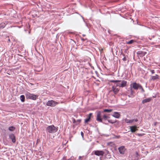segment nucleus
<instances>
[{"label": "nucleus", "mask_w": 160, "mask_h": 160, "mask_svg": "<svg viewBox=\"0 0 160 160\" xmlns=\"http://www.w3.org/2000/svg\"><path fill=\"white\" fill-rule=\"evenodd\" d=\"M134 40H133V39H132V40H131L130 41H128V42H126V43L128 44H132V43H133L134 42Z\"/></svg>", "instance_id": "25"}, {"label": "nucleus", "mask_w": 160, "mask_h": 160, "mask_svg": "<svg viewBox=\"0 0 160 160\" xmlns=\"http://www.w3.org/2000/svg\"><path fill=\"white\" fill-rule=\"evenodd\" d=\"M159 79V76L158 74H156L155 76H151V79L153 81L158 79Z\"/></svg>", "instance_id": "16"}, {"label": "nucleus", "mask_w": 160, "mask_h": 160, "mask_svg": "<svg viewBox=\"0 0 160 160\" xmlns=\"http://www.w3.org/2000/svg\"><path fill=\"white\" fill-rule=\"evenodd\" d=\"M81 135L82 136V138H83L84 134V133L83 132H81Z\"/></svg>", "instance_id": "37"}, {"label": "nucleus", "mask_w": 160, "mask_h": 160, "mask_svg": "<svg viewBox=\"0 0 160 160\" xmlns=\"http://www.w3.org/2000/svg\"><path fill=\"white\" fill-rule=\"evenodd\" d=\"M139 89L141 90V92H145V90L143 89L142 86L141 85L140 86Z\"/></svg>", "instance_id": "30"}, {"label": "nucleus", "mask_w": 160, "mask_h": 160, "mask_svg": "<svg viewBox=\"0 0 160 160\" xmlns=\"http://www.w3.org/2000/svg\"><path fill=\"white\" fill-rule=\"evenodd\" d=\"M58 102L55 101L53 100H51L48 101L46 103V105L48 106L51 107H54L57 104H58Z\"/></svg>", "instance_id": "4"}, {"label": "nucleus", "mask_w": 160, "mask_h": 160, "mask_svg": "<svg viewBox=\"0 0 160 160\" xmlns=\"http://www.w3.org/2000/svg\"><path fill=\"white\" fill-rule=\"evenodd\" d=\"M127 81L125 80H121L120 87H125L127 84Z\"/></svg>", "instance_id": "17"}, {"label": "nucleus", "mask_w": 160, "mask_h": 160, "mask_svg": "<svg viewBox=\"0 0 160 160\" xmlns=\"http://www.w3.org/2000/svg\"><path fill=\"white\" fill-rule=\"evenodd\" d=\"M82 36H83V37H84V36H85V35H84V34H83V35H82Z\"/></svg>", "instance_id": "46"}, {"label": "nucleus", "mask_w": 160, "mask_h": 160, "mask_svg": "<svg viewBox=\"0 0 160 160\" xmlns=\"http://www.w3.org/2000/svg\"><path fill=\"white\" fill-rule=\"evenodd\" d=\"M94 152V154L95 155L98 156H103L104 153V151L102 150H96Z\"/></svg>", "instance_id": "7"}, {"label": "nucleus", "mask_w": 160, "mask_h": 160, "mask_svg": "<svg viewBox=\"0 0 160 160\" xmlns=\"http://www.w3.org/2000/svg\"><path fill=\"white\" fill-rule=\"evenodd\" d=\"M9 138L10 139L12 142L15 143L16 142V138L15 135L12 133H10L8 134Z\"/></svg>", "instance_id": "6"}, {"label": "nucleus", "mask_w": 160, "mask_h": 160, "mask_svg": "<svg viewBox=\"0 0 160 160\" xmlns=\"http://www.w3.org/2000/svg\"><path fill=\"white\" fill-rule=\"evenodd\" d=\"M81 121V119H78L76 120V123L75 124L76 125H77L78 124H79Z\"/></svg>", "instance_id": "29"}, {"label": "nucleus", "mask_w": 160, "mask_h": 160, "mask_svg": "<svg viewBox=\"0 0 160 160\" xmlns=\"http://www.w3.org/2000/svg\"><path fill=\"white\" fill-rule=\"evenodd\" d=\"M30 84L31 85V86H33L34 85V84L33 83H30Z\"/></svg>", "instance_id": "45"}, {"label": "nucleus", "mask_w": 160, "mask_h": 160, "mask_svg": "<svg viewBox=\"0 0 160 160\" xmlns=\"http://www.w3.org/2000/svg\"><path fill=\"white\" fill-rule=\"evenodd\" d=\"M92 114V113H90L88 115V117H89L91 119Z\"/></svg>", "instance_id": "35"}, {"label": "nucleus", "mask_w": 160, "mask_h": 160, "mask_svg": "<svg viewBox=\"0 0 160 160\" xmlns=\"http://www.w3.org/2000/svg\"><path fill=\"white\" fill-rule=\"evenodd\" d=\"M6 26V24L5 23H2L0 24V30L4 28Z\"/></svg>", "instance_id": "19"}, {"label": "nucleus", "mask_w": 160, "mask_h": 160, "mask_svg": "<svg viewBox=\"0 0 160 160\" xmlns=\"http://www.w3.org/2000/svg\"><path fill=\"white\" fill-rule=\"evenodd\" d=\"M107 120L106 119H103V122L106 123L105 122H106Z\"/></svg>", "instance_id": "42"}, {"label": "nucleus", "mask_w": 160, "mask_h": 160, "mask_svg": "<svg viewBox=\"0 0 160 160\" xmlns=\"http://www.w3.org/2000/svg\"><path fill=\"white\" fill-rule=\"evenodd\" d=\"M138 157H136V156L135 159H133V160H138Z\"/></svg>", "instance_id": "38"}, {"label": "nucleus", "mask_w": 160, "mask_h": 160, "mask_svg": "<svg viewBox=\"0 0 160 160\" xmlns=\"http://www.w3.org/2000/svg\"><path fill=\"white\" fill-rule=\"evenodd\" d=\"M86 39H84V38H81V40H82V41H85V40H86Z\"/></svg>", "instance_id": "44"}, {"label": "nucleus", "mask_w": 160, "mask_h": 160, "mask_svg": "<svg viewBox=\"0 0 160 160\" xmlns=\"http://www.w3.org/2000/svg\"><path fill=\"white\" fill-rule=\"evenodd\" d=\"M143 135H144L143 134H142V133H137V135L139 137L142 136H143Z\"/></svg>", "instance_id": "36"}, {"label": "nucleus", "mask_w": 160, "mask_h": 160, "mask_svg": "<svg viewBox=\"0 0 160 160\" xmlns=\"http://www.w3.org/2000/svg\"><path fill=\"white\" fill-rule=\"evenodd\" d=\"M26 97L27 99H30L33 100H36L38 98V95H35L29 92H27L25 94Z\"/></svg>", "instance_id": "3"}, {"label": "nucleus", "mask_w": 160, "mask_h": 160, "mask_svg": "<svg viewBox=\"0 0 160 160\" xmlns=\"http://www.w3.org/2000/svg\"><path fill=\"white\" fill-rule=\"evenodd\" d=\"M110 118V117H108V116H107V120H110L109 119Z\"/></svg>", "instance_id": "43"}, {"label": "nucleus", "mask_w": 160, "mask_h": 160, "mask_svg": "<svg viewBox=\"0 0 160 160\" xmlns=\"http://www.w3.org/2000/svg\"><path fill=\"white\" fill-rule=\"evenodd\" d=\"M136 127V126H130V131L132 133L135 132L136 130L135 129H133V128H135Z\"/></svg>", "instance_id": "22"}, {"label": "nucleus", "mask_w": 160, "mask_h": 160, "mask_svg": "<svg viewBox=\"0 0 160 160\" xmlns=\"http://www.w3.org/2000/svg\"><path fill=\"white\" fill-rule=\"evenodd\" d=\"M141 85L139 83H136V82H134L132 83L130 85V88L136 90H137L139 89L140 86Z\"/></svg>", "instance_id": "5"}, {"label": "nucleus", "mask_w": 160, "mask_h": 160, "mask_svg": "<svg viewBox=\"0 0 160 160\" xmlns=\"http://www.w3.org/2000/svg\"><path fill=\"white\" fill-rule=\"evenodd\" d=\"M96 113V120L98 122H102L105 125H108V123L102 122V116L104 113H103V112H102V111H98Z\"/></svg>", "instance_id": "1"}, {"label": "nucleus", "mask_w": 160, "mask_h": 160, "mask_svg": "<svg viewBox=\"0 0 160 160\" xmlns=\"http://www.w3.org/2000/svg\"><path fill=\"white\" fill-rule=\"evenodd\" d=\"M84 158V156H79V160H86L85 158L84 160L83 159H81V158Z\"/></svg>", "instance_id": "32"}, {"label": "nucleus", "mask_w": 160, "mask_h": 160, "mask_svg": "<svg viewBox=\"0 0 160 160\" xmlns=\"http://www.w3.org/2000/svg\"><path fill=\"white\" fill-rule=\"evenodd\" d=\"M136 53L138 55H140V56L141 57L147 54V52L140 51L137 52Z\"/></svg>", "instance_id": "14"}, {"label": "nucleus", "mask_w": 160, "mask_h": 160, "mask_svg": "<svg viewBox=\"0 0 160 160\" xmlns=\"http://www.w3.org/2000/svg\"><path fill=\"white\" fill-rule=\"evenodd\" d=\"M121 54H122V55L124 56V58L122 59L123 61H126L127 60V58L126 57H125V55L123 53H122V52H121Z\"/></svg>", "instance_id": "27"}, {"label": "nucleus", "mask_w": 160, "mask_h": 160, "mask_svg": "<svg viewBox=\"0 0 160 160\" xmlns=\"http://www.w3.org/2000/svg\"><path fill=\"white\" fill-rule=\"evenodd\" d=\"M35 16H37V15L36 14L35 15Z\"/></svg>", "instance_id": "48"}, {"label": "nucleus", "mask_w": 160, "mask_h": 160, "mask_svg": "<svg viewBox=\"0 0 160 160\" xmlns=\"http://www.w3.org/2000/svg\"><path fill=\"white\" fill-rule=\"evenodd\" d=\"M58 127H55L52 125L48 126L46 128V131L47 133H54L56 132L58 130Z\"/></svg>", "instance_id": "2"}, {"label": "nucleus", "mask_w": 160, "mask_h": 160, "mask_svg": "<svg viewBox=\"0 0 160 160\" xmlns=\"http://www.w3.org/2000/svg\"><path fill=\"white\" fill-rule=\"evenodd\" d=\"M152 100V98L151 97L148 98L146 99H143L142 101V104H145V103L150 102Z\"/></svg>", "instance_id": "12"}, {"label": "nucleus", "mask_w": 160, "mask_h": 160, "mask_svg": "<svg viewBox=\"0 0 160 160\" xmlns=\"http://www.w3.org/2000/svg\"><path fill=\"white\" fill-rule=\"evenodd\" d=\"M125 121L127 123H130L133 122H134V120H133V119L131 120L126 119Z\"/></svg>", "instance_id": "24"}, {"label": "nucleus", "mask_w": 160, "mask_h": 160, "mask_svg": "<svg viewBox=\"0 0 160 160\" xmlns=\"http://www.w3.org/2000/svg\"><path fill=\"white\" fill-rule=\"evenodd\" d=\"M114 126H115V127H117V125H116L115 124H114Z\"/></svg>", "instance_id": "47"}, {"label": "nucleus", "mask_w": 160, "mask_h": 160, "mask_svg": "<svg viewBox=\"0 0 160 160\" xmlns=\"http://www.w3.org/2000/svg\"><path fill=\"white\" fill-rule=\"evenodd\" d=\"M107 115L106 114H104H104H103V116H102V120L103 119L107 120Z\"/></svg>", "instance_id": "28"}, {"label": "nucleus", "mask_w": 160, "mask_h": 160, "mask_svg": "<svg viewBox=\"0 0 160 160\" xmlns=\"http://www.w3.org/2000/svg\"><path fill=\"white\" fill-rule=\"evenodd\" d=\"M20 99L22 102H24L25 101V97L24 95H22L20 96Z\"/></svg>", "instance_id": "21"}, {"label": "nucleus", "mask_w": 160, "mask_h": 160, "mask_svg": "<svg viewBox=\"0 0 160 160\" xmlns=\"http://www.w3.org/2000/svg\"><path fill=\"white\" fill-rule=\"evenodd\" d=\"M111 82H113L115 83V84H116V86H115L116 87H120V84H121V80H111L110 81Z\"/></svg>", "instance_id": "9"}, {"label": "nucleus", "mask_w": 160, "mask_h": 160, "mask_svg": "<svg viewBox=\"0 0 160 160\" xmlns=\"http://www.w3.org/2000/svg\"><path fill=\"white\" fill-rule=\"evenodd\" d=\"M90 118L89 117H88L84 120V122L85 123H87L90 121Z\"/></svg>", "instance_id": "26"}, {"label": "nucleus", "mask_w": 160, "mask_h": 160, "mask_svg": "<svg viewBox=\"0 0 160 160\" xmlns=\"http://www.w3.org/2000/svg\"><path fill=\"white\" fill-rule=\"evenodd\" d=\"M115 137L117 138H120V136L119 135L116 136H115Z\"/></svg>", "instance_id": "41"}, {"label": "nucleus", "mask_w": 160, "mask_h": 160, "mask_svg": "<svg viewBox=\"0 0 160 160\" xmlns=\"http://www.w3.org/2000/svg\"><path fill=\"white\" fill-rule=\"evenodd\" d=\"M108 121L109 123H111L112 124H113L115 123L117 124L118 125L120 123V122L119 121H118L116 120H115L114 121L112 120H108Z\"/></svg>", "instance_id": "13"}, {"label": "nucleus", "mask_w": 160, "mask_h": 160, "mask_svg": "<svg viewBox=\"0 0 160 160\" xmlns=\"http://www.w3.org/2000/svg\"><path fill=\"white\" fill-rule=\"evenodd\" d=\"M112 116L117 118H119L120 116V112H113Z\"/></svg>", "instance_id": "10"}, {"label": "nucleus", "mask_w": 160, "mask_h": 160, "mask_svg": "<svg viewBox=\"0 0 160 160\" xmlns=\"http://www.w3.org/2000/svg\"><path fill=\"white\" fill-rule=\"evenodd\" d=\"M150 72H151L152 74H153L155 73V71L154 70H150Z\"/></svg>", "instance_id": "34"}, {"label": "nucleus", "mask_w": 160, "mask_h": 160, "mask_svg": "<svg viewBox=\"0 0 160 160\" xmlns=\"http://www.w3.org/2000/svg\"><path fill=\"white\" fill-rule=\"evenodd\" d=\"M136 157H138V156H139V155L138 154V152H136Z\"/></svg>", "instance_id": "39"}, {"label": "nucleus", "mask_w": 160, "mask_h": 160, "mask_svg": "<svg viewBox=\"0 0 160 160\" xmlns=\"http://www.w3.org/2000/svg\"><path fill=\"white\" fill-rule=\"evenodd\" d=\"M129 95H128L130 97H133L135 95V92L133 91L132 88H130V90L128 91Z\"/></svg>", "instance_id": "11"}, {"label": "nucleus", "mask_w": 160, "mask_h": 160, "mask_svg": "<svg viewBox=\"0 0 160 160\" xmlns=\"http://www.w3.org/2000/svg\"><path fill=\"white\" fill-rule=\"evenodd\" d=\"M112 111V109H103V110L102 112H103V113L104 112L109 113L111 112Z\"/></svg>", "instance_id": "18"}, {"label": "nucleus", "mask_w": 160, "mask_h": 160, "mask_svg": "<svg viewBox=\"0 0 160 160\" xmlns=\"http://www.w3.org/2000/svg\"><path fill=\"white\" fill-rule=\"evenodd\" d=\"M8 129L11 132L14 131L16 129V128L13 126H12L8 128Z\"/></svg>", "instance_id": "20"}, {"label": "nucleus", "mask_w": 160, "mask_h": 160, "mask_svg": "<svg viewBox=\"0 0 160 160\" xmlns=\"http://www.w3.org/2000/svg\"><path fill=\"white\" fill-rule=\"evenodd\" d=\"M76 13H77L78 14L82 17V19L83 20V21L85 23L86 25V26L88 28H89L88 24L86 22V21H85V20H84V18L80 14H79L78 12H76Z\"/></svg>", "instance_id": "23"}, {"label": "nucleus", "mask_w": 160, "mask_h": 160, "mask_svg": "<svg viewBox=\"0 0 160 160\" xmlns=\"http://www.w3.org/2000/svg\"><path fill=\"white\" fill-rule=\"evenodd\" d=\"M99 134H100V135L101 136H105L106 137H108V135H107V134H102V133H100Z\"/></svg>", "instance_id": "33"}, {"label": "nucleus", "mask_w": 160, "mask_h": 160, "mask_svg": "<svg viewBox=\"0 0 160 160\" xmlns=\"http://www.w3.org/2000/svg\"><path fill=\"white\" fill-rule=\"evenodd\" d=\"M32 16L33 17H34V15H32Z\"/></svg>", "instance_id": "49"}, {"label": "nucleus", "mask_w": 160, "mask_h": 160, "mask_svg": "<svg viewBox=\"0 0 160 160\" xmlns=\"http://www.w3.org/2000/svg\"><path fill=\"white\" fill-rule=\"evenodd\" d=\"M119 153L122 154L124 153L125 150H126L124 146H121L120 147L118 148Z\"/></svg>", "instance_id": "8"}, {"label": "nucleus", "mask_w": 160, "mask_h": 160, "mask_svg": "<svg viewBox=\"0 0 160 160\" xmlns=\"http://www.w3.org/2000/svg\"><path fill=\"white\" fill-rule=\"evenodd\" d=\"M72 120L73 123H74L75 124H76V120L74 118H72Z\"/></svg>", "instance_id": "31"}, {"label": "nucleus", "mask_w": 160, "mask_h": 160, "mask_svg": "<svg viewBox=\"0 0 160 160\" xmlns=\"http://www.w3.org/2000/svg\"><path fill=\"white\" fill-rule=\"evenodd\" d=\"M115 86H113L112 87V90L115 94H117L119 91V89L117 88Z\"/></svg>", "instance_id": "15"}, {"label": "nucleus", "mask_w": 160, "mask_h": 160, "mask_svg": "<svg viewBox=\"0 0 160 160\" xmlns=\"http://www.w3.org/2000/svg\"><path fill=\"white\" fill-rule=\"evenodd\" d=\"M133 120H134V121H135L136 122H137L138 121V119H133Z\"/></svg>", "instance_id": "40"}]
</instances>
